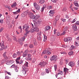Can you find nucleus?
Wrapping results in <instances>:
<instances>
[{
    "instance_id": "1",
    "label": "nucleus",
    "mask_w": 79,
    "mask_h": 79,
    "mask_svg": "<svg viewBox=\"0 0 79 79\" xmlns=\"http://www.w3.org/2000/svg\"><path fill=\"white\" fill-rule=\"evenodd\" d=\"M57 60H58V57L56 56H52L51 59V61H56Z\"/></svg>"
},
{
    "instance_id": "2",
    "label": "nucleus",
    "mask_w": 79,
    "mask_h": 79,
    "mask_svg": "<svg viewBox=\"0 0 79 79\" xmlns=\"http://www.w3.org/2000/svg\"><path fill=\"white\" fill-rule=\"evenodd\" d=\"M23 69L24 70H23V74L24 75H25L26 74V73L27 71L28 70H26L27 69V68H26V67H25V66H23Z\"/></svg>"
},
{
    "instance_id": "3",
    "label": "nucleus",
    "mask_w": 79,
    "mask_h": 79,
    "mask_svg": "<svg viewBox=\"0 0 79 79\" xmlns=\"http://www.w3.org/2000/svg\"><path fill=\"white\" fill-rule=\"evenodd\" d=\"M72 40V38L67 37L64 39V42H68V41H70V42Z\"/></svg>"
},
{
    "instance_id": "4",
    "label": "nucleus",
    "mask_w": 79,
    "mask_h": 79,
    "mask_svg": "<svg viewBox=\"0 0 79 79\" xmlns=\"http://www.w3.org/2000/svg\"><path fill=\"white\" fill-rule=\"evenodd\" d=\"M25 28V31H27L29 29V26L25 24L23 26V29H24Z\"/></svg>"
},
{
    "instance_id": "5",
    "label": "nucleus",
    "mask_w": 79,
    "mask_h": 79,
    "mask_svg": "<svg viewBox=\"0 0 79 79\" xmlns=\"http://www.w3.org/2000/svg\"><path fill=\"white\" fill-rule=\"evenodd\" d=\"M68 65L71 66V67H73V66H75V63L74 62L70 61Z\"/></svg>"
},
{
    "instance_id": "6",
    "label": "nucleus",
    "mask_w": 79,
    "mask_h": 79,
    "mask_svg": "<svg viewBox=\"0 0 79 79\" xmlns=\"http://www.w3.org/2000/svg\"><path fill=\"white\" fill-rule=\"evenodd\" d=\"M45 65H46V63L44 62H41L39 64V66L40 67H44V66H45Z\"/></svg>"
},
{
    "instance_id": "7",
    "label": "nucleus",
    "mask_w": 79,
    "mask_h": 79,
    "mask_svg": "<svg viewBox=\"0 0 79 79\" xmlns=\"http://www.w3.org/2000/svg\"><path fill=\"white\" fill-rule=\"evenodd\" d=\"M49 13V16H53L54 15V14H55V12L54 11L51 10H50Z\"/></svg>"
},
{
    "instance_id": "8",
    "label": "nucleus",
    "mask_w": 79,
    "mask_h": 79,
    "mask_svg": "<svg viewBox=\"0 0 79 79\" xmlns=\"http://www.w3.org/2000/svg\"><path fill=\"white\" fill-rule=\"evenodd\" d=\"M0 45L1 47L3 48V49H5L6 48H7V47H5V46L4 45V42H2L1 43H0Z\"/></svg>"
},
{
    "instance_id": "9",
    "label": "nucleus",
    "mask_w": 79,
    "mask_h": 79,
    "mask_svg": "<svg viewBox=\"0 0 79 79\" xmlns=\"http://www.w3.org/2000/svg\"><path fill=\"white\" fill-rule=\"evenodd\" d=\"M39 18V16L38 15H37L36 16H35L34 19H33V21L35 22L36 20H37V19Z\"/></svg>"
},
{
    "instance_id": "10",
    "label": "nucleus",
    "mask_w": 79,
    "mask_h": 79,
    "mask_svg": "<svg viewBox=\"0 0 79 79\" xmlns=\"http://www.w3.org/2000/svg\"><path fill=\"white\" fill-rule=\"evenodd\" d=\"M51 27L50 26H47L46 27L44 28L45 31H49Z\"/></svg>"
},
{
    "instance_id": "11",
    "label": "nucleus",
    "mask_w": 79,
    "mask_h": 79,
    "mask_svg": "<svg viewBox=\"0 0 79 79\" xmlns=\"http://www.w3.org/2000/svg\"><path fill=\"white\" fill-rule=\"evenodd\" d=\"M43 7H42L41 9V11L43 12L44 10V8H47V6L45 5H43Z\"/></svg>"
},
{
    "instance_id": "12",
    "label": "nucleus",
    "mask_w": 79,
    "mask_h": 79,
    "mask_svg": "<svg viewBox=\"0 0 79 79\" xmlns=\"http://www.w3.org/2000/svg\"><path fill=\"white\" fill-rule=\"evenodd\" d=\"M69 71V69H67V68H64V71L65 73V74H66V73H68Z\"/></svg>"
},
{
    "instance_id": "13",
    "label": "nucleus",
    "mask_w": 79,
    "mask_h": 79,
    "mask_svg": "<svg viewBox=\"0 0 79 79\" xmlns=\"http://www.w3.org/2000/svg\"><path fill=\"white\" fill-rule=\"evenodd\" d=\"M50 48H48L47 50V55H50L51 54V52H50Z\"/></svg>"
},
{
    "instance_id": "14",
    "label": "nucleus",
    "mask_w": 79,
    "mask_h": 79,
    "mask_svg": "<svg viewBox=\"0 0 79 79\" xmlns=\"http://www.w3.org/2000/svg\"><path fill=\"white\" fill-rule=\"evenodd\" d=\"M73 28L74 31L77 30V25H73L72 26Z\"/></svg>"
},
{
    "instance_id": "15",
    "label": "nucleus",
    "mask_w": 79,
    "mask_h": 79,
    "mask_svg": "<svg viewBox=\"0 0 79 79\" xmlns=\"http://www.w3.org/2000/svg\"><path fill=\"white\" fill-rule=\"evenodd\" d=\"M27 52V50H26L25 51L24 53L23 54V57H26L27 56V52Z\"/></svg>"
},
{
    "instance_id": "16",
    "label": "nucleus",
    "mask_w": 79,
    "mask_h": 79,
    "mask_svg": "<svg viewBox=\"0 0 79 79\" xmlns=\"http://www.w3.org/2000/svg\"><path fill=\"white\" fill-rule=\"evenodd\" d=\"M35 32H39V28L38 27H35L34 28V30Z\"/></svg>"
},
{
    "instance_id": "17",
    "label": "nucleus",
    "mask_w": 79,
    "mask_h": 79,
    "mask_svg": "<svg viewBox=\"0 0 79 79\" xmlns=\"http://www.w3.org/2000/svg\"><path fill=\"white\" fill-rule=\"evenodd\" d=\"M35 8L37 10H40V7L39 5H36L35 7Z\"/></svg>"
},
{
    "instance_id": "18",
    "label": "nucleus",
    "mask_w": 79,
    "mask_h": 79,
    "mask_svg": "<svg viewBox=\"0 0 79 79\" xmlns=\"http://www.w3.org/2000/svg\"><path fill=\"white\" fill-rule=\"evenodd\" d=\"M74 4L75 6H79V4H78V3H77V1H75L74 2Z\"/></svg>"
},
{
    "instance_id": "19",
    "label": "nucleus",
    "mask_w": 79,
    "mask_h": 79,
    "mask_svg": "<svg viewBox=\"0 0 79 79\" xmlns=\"http://www.w3.org/2000/svg\"><path fill=\"white\" fill-rule=\"evenodd\" d=\"M17 6V4L16 2H15L13 5H11L12 8H13V7H15Z\"/></svg>"
},
{
    "instance_id": "20",
    "label": "nucleus",
    "mask_w": 79,
    "mask_h": 79,
    "mask_svg": "<svg viewBox=\"0 0 79 79\" xmlns=\"http://www.w3.org/2000/svg\"><path fill=\"white\" fill-rule=\"evenodd\" d=\"M25 59L27 60H29V61H31V60L32 59H31V57L28 56V57H26L25 58Z\"/></svg>"
},
{
    "instance_id": "21",
    "label": "nucleus",
    "mask_w": 79,
    "mask_h": 79,
    "mask_svg": "<svg viewBox=\"0 0 79 79\" xmlns=\"http://www.w3.org/2000/svg\"><path fill=\"white\" fill-rule=\"evenodd\" d=\"M6 64H7L8 65H10V64H11V61H7Z\"/></svg>"
},
{
    "instance_id": "22",
    "label": "nucleus",
    "mask_w": 79,
    "mask_h": 79,
    "mask_svg": "<svg viewBox=\"0 0 79 79\" xmlns=\"http://www.w3.org/2000/svg\"><path fill=\"white\" fill-rule=\"evenodd\" d=\"M45 2V0H40L39 3H41V4H43Z\"/></svg>"
},
{
    "instance_id": "23",
    "label": "nucleus",
    "mask_w": 79,
    "mask_h": 79,
    "mask_svg": "<svg viewBox=\"0 0 79 79\" xmlns=\"http://www.w3.org/2000/svg\"><path fill=\"white\" fill-rule=\"evenodd\" d=\"M35 16H34V15L32 14L31 15H30V18H31V19H34V17H35Z\"/></svg>"
},
{
    "instance_id": "24",
    "label": "nucleus",
    "mask_w": 79,
    "mask_h": 79,
    "mask_svg": "<svg viewBox=\"0 0 79 79\" xmlns=\"http://www.w3.org/2000/svg\"><path fill=\"white\" fill-rule=\"evenodd\" d=\"M74 48H75V47H74V46L72 45L70 48L69 50H73V49H74Z\"/></svg>"
},
{
    "instance_id": "25",
    "label": "nucleus",
    "mask_w": 79,
    "mask_h": 79,
    "mask_svg": "<svg viewBox=\"0 0 79 79\" xmlns=\"http://www.w3.org/2000/svg\"><path fill=\"white\" fill-rule=\"evenodd\" d=\"M47 40V36L45 35H44V39L43 40V42H46Z\"/></svg>"
},
{
    "instance_id": "26",
    "label": "nucleus",
    "mask_w": 79,
    "mask_h": 79,
    "mask_svg": "<svg viewBox=\"0 0 79 79\" xmlns=\"http://www.w3.org/2000/svg\"><path fill=\"white\" fill-rule=\"evenodd\" d=\"M59 19H60V15H58L56 17V20L58 21V20H59Z\"/></svg>"
},
{
    "instance_id": "27",
    "label": "nucleus",
    "mask_w": 79,
    "mask_h": 79,
    "mask_svg": "<svg viewBox=\"0 0 79 79\" xmlns=\"http://www.w3.org/2000/svg\"><path fill=\"white\" fill-rule=\"evenodd\" d=\"M58 74H61V75H62V74H63V72L62 71H60L58 73Z\"/></svg>"
},
{
    "instance_id": "28",
    "label": "nucleus",
    "mask_w": 79,
    "mask_h": 79,
    "mask_svg": "<svg viewBox=\"0 0 79 79\" xmlns=\"http://www.w3.org/2000/svg\"><path fill=\"white\" fill-rule=\"evenodd\" d=\"M27 13H28L27 12V11L25 12L24 14H22V17H24L25 16H23V15H27Z\"/></svg>"
},
{
    "instance_id": "29",
    "label": "nucleus",
    "mask_w": 79,
    "mask_h": 79,
    "mask_svg": "<svg viewBox=\"0 0 79 79\" xmlns=\"http://www.w3.org/2000/svg\"><path fill=\"white\" fill-rule=\"evenodd\" d=\"M6 52H5L3 54V56L5 58H7V57L6 56Z\"/></svg>"
},
{
    "instance_id": "30",
    "label": "nucleus",
    "mask_w": 79,
    "mask_h": 79,
    "mask_svg": "<svg viewBox=\"0 0 79 79\" xmlns=\"http://www.w3.org/2000/svg\"><path fill=\"white\" fill-rule=\"evenodd\" d=\"M25 39H26V38H25V37H23L21 38V40L22 41H24Z\"/></svg>"
},
{
    "instance_id": "31",
    "label": "nucleus",
    "mask_w": 79,
    "mask_h": 79,
    "mask_svg": "<svg viewBox=\"0 0 79 79\" xmlns=\"http://www.w3.org/2000/svg\"><path fill=\"white\" fill-rule=\"evenodd\" d=\"M56 23H57V20H55L54 22V26H55L56 24Z\"/></svg>"
},
{
    "instance_id": "32",
    "label": "nucleus",
    "mask_w": 79,
    "mask_h": 79,
    "mask_svg": "<svg viewBox=\"0 0 79 79\" xmlns=\"http://www.w3.org/2000/svg\"><path fill=\"white\" fill-rule=\"evenodd\" d=\"M15 72H18V66H16L15 69Z\"/></svg>"
},
{
    "instance_id": "33",
    "label": "nucleus",
    "mask_w": 79,
    "mask_h": 79,
    "mask_svg": "<svg viewBox=\"0 0 79 79\" xmlns=\"http://www.w3.org/2000/svg\"><path fill=\"white\" fill-rule=\"evenodd\" d=\"M73 52H70L69 53V55H73Z\"/></svg>"
},
{
    "instance_id": "34",
    "label": "nucleus",
    "mask_w": 79,
    "mask_h": 79,
    "mask_svg": "<svg viewBox=\"0 0 79 79\" xmlns=\"http://www.w3.org/2000/svg\"><path fill=\"white\" fill-rule=\"evenodd\" d=\"M24 65L27 67H28V63L27 62H26L24 64Z\"/></svg>"
},
{
    "instance_id": "35",
    "label": "nucleus",
    "mask_w": 79,
    "mask_h": 79,
    "mask_svg": "<svg viewBox=\"0 0 79 79\" xmlns=\"http://www.w3.org/2000/svg\"><path fill=\"white\" fill-rule=\"evenodd\" d=\"M16 66H17L16 65H15V64H14L11 66V67L12 68H15Z\"/></svg>"
},
{
    "instance_id": "36",
    "label": "nucleus",
    "mask_w": 79,
    "mask_h": 79,
    "mask_svg": "<svg viewBox=\"0 0 79 79\" xmlns=\"http://www.w3.org/2000/svg\"><path fill=\"white\" fill-rule=\"evenodd\" d=\"M0 23L1 24H3V19H1L0 20Z\"/></svg>"
},
{
    "instance_id": "37",
    "label": "nucleus",
    "mask_w": 79,
    "mask_h": 79,
    "mask_svg": "<svg viewBox=\"0 0 79 79\" xmlns=\"http://www.w3.org/2000/svg\"><path fill=\"white\" fill-rule=\"evenodd\" d=\"M37 34L39 35V36H40V35H42V32L40 31L37 33Z\"/></svg>"
},
{
    "instance_id": "38",
    "label": "nucleus",
    "mask_w": 79,
    "mask_h": 79,
    "mask_svg": "<svg viewBox=\"0 0 79 79\" xmlns=\"http://www.w3.org/2000/svg\"><path fill=\"white\" fill-rule=\"evenodd\" d=\"M45 74H46V73L45 72H43L41 73V74L42 76H44Z\"/></svg>"
},
{
    "instance_id": "39",
    "label": "nucleus",
    "mask_w": 79,
    "mask_h": 79,
    "mask_svg": "<svg viewBox=\"0 0 79 79\" xmlns=\"http://www.w3.org/2000/svg\"><path fill=\"white\" fill-rule=\"evenodd\" d=\"M76 20H77V19H73L72 22H71L72 23H74V22H76Z\"/></svg>"
},
{
    "instance_id": "40",
    "label": "nucleus",
    "mask_w": 79,
    "mask_h": 79,
    "mask_svg": "<svg viewBox=\"0 0 79 79\" xmlns=\"http://www.w3.org/2000/svg\"><path fill=\"white\" fill-rule=\"evenodd\" d=\"M54 68H55V71H56V69H57V65H55L54 66Z\"/></svg>"
},
{
    "instance_id": "41",
    "label": "nucleus",
    "mask_w": 79,
    "mask_h": 79,
    "mask_svg": "<svg viewBox=\"0 0 79 79\" xmlns=\"http://www.w3.org/2000/svg\"><path fill=\"white\" fill-rule=\"evenodd\" d=\"M17 56V55H16V53L14 54L13 56V58H16Z\"/></svg>"
},
{
    "instance_id": "42",
    "label": "nucleus",
    "mask_w": 79,
    "mask_h": 79,
    "mask_svg": "<svg viewBox=\"0 0 79 79\" xmlns=\"http://www.w3.org/2000/svg\"><path fill=\"white\" fill-rule=\"evenodd\" d=\"M48 8L49 10H50L52 9V6H49L48 7Z\"/></svg>"
},
{
    "instance_id": "43",
    "label": "nucleus",
    "mask_w": 79,
    "mask_h": 79,
    "mask_svg": "<svg viewBox=\"0 0 79 79\" xmlns=\"http://www.w3.org/2000/svg\"><path fill=\"white\" fill-rule=\"evenodd\" d=\"M29 47H30V48H33L34 47V46L32 44H30L29 46Z\"/></svg>"
},
{
    "instance_id": "44",
    "label": "nucleus",
    "mask_w": 79,
    "mask_h": 79,
    "mask_svg": "<svg viewBox=\"0 0 79 79\" xmlns=\"http://www.w3.org/2000/svg\"><path fill=\"white\" fill-rule=\"evenodd\" d=\"M52 2H53V3H56V1H58V0H51Z\"/></svg>"
},
{
    "instance_id": "45",
    "label": "nucleus",
    "mask_w": 79,
    "mask_h": 79,
    "mask_svg": "<svg viewBox=\"0 0 79 79\" xmlns=\"http://www.w3.org/2000/svg\"><path fill=\"white\" fill-rule=\"evenodd\" d=\"M61 21H63V22H66V19H61Z\"/></svg>"
},
{
    "instance_id": "46",
    "label": "nucleus",
    "mask_w": 79,
    "mask_h": 79,
    "mask_svg": "<svg viewBox=\"0 0 79 79\" xmlns=\"http://www.w3.org/2000/svg\"><path fill=\"white\" fill-rule=\"evenodd\" d=\"M66 34V32L64 31L63 32V33L61 34V35H64Z\"/></svg>"
},
{
    "instance_id": "47",
    "label": "nucleus",
    "mask_w": 79,
    "mask_h": 79,
    "mask_svg": "<svg viewBox=\"0 0 79 79\" xmlns=\"http://www.w3.org/2000/svg\"><path fill=\"white\" fill-rule=\"evenodd\" d=\"M3 29H4V28H1L0 29V32H2V31L3 30Z\"/></svg>"
},
{
    "instance_id": "48",
    "label": "nucleus",
    "mask_w": 79,
    "mask_h": 79,
    "mask_svg": "<svg viewBox=\"0 0 79 79\" xmlns=\"http://www.w3.org/2000/svg\"><path fill=\"white\" fill-rule=\"evenodd\" d=\"M66 10H67V9H66V7L64 8L62 10V11H66Z\"/></svg>"
},
{
    "instance_id": "49",
    "label": "nucleus",
    "mask_w": 79,
    "mask_h": 79,
    "mask_svg": "<svg viewBox=\"0 0 79 79\" xmlns=\"http://www.w3.org/2000/svg\"><path fill=\"white\" fill-rule=\"evenodd\" d=\"M45 70H46V73H49V71L48 69H46Z\"/></svg>"
},
{
    "instance_id": "50",
    "label": "nucleus",
    "mask_w": 79,
    "mask_h": 79,
    "mask_svg": "<svg viewBox=\"0 0 79 79\" xmlns=\"http://www.w3.org/2000/svg\"><path fill=\"white\" fill-rule=\"evenodd\" d=\"M67 29H68V27H66L64 28V31H67Z\"/></svg>"
},
{
    "instance_id": "51",
    "label": "nucleus",
    "mask_w": 79,
    "mask_h": 79,
    "mask_svg": "<svg viewBox=\"0 0 79 79\" xmlns=\"http://www.w3.org/2000/svg\"><path fill=\"white\" fill-rule=\"evenodd\" d=\"M17 55H21V52H18L17 53Z\"/></svg>"
},
{
    "instance_id": "52",
    "label": "nucleus",
    "mask_w": 79,
    "mask_h": 79,
    "mask_svg": "<svg viewBox=\"0 0 79 79\" xmlns=\"http://www.w3.org/2000/svg\"><path fill=\"white\" fill-rule=\"evenodd\" d=\"M43 54H46V53L47 54V50H45L42 53Z\"/></svg>"
},
{
    "instance_id": "53",
    "label": "nucleus",
    "mask_w": 79,
    "mask_h": 79,
    "mask_svg": "<svg viewBox=\"0 0 79 79\" xmlns=\"http://www.w3.org/2000/svg\"><path fill=\"white\" fill-rule=\"evenodd\" d=\"M61 54H66V52H60Z\"/></svg>"
},
{
    "instance_id": "54",
    "label": "nucleus",
    "mask_w": 79,
    "mask_h": 79,
    "mask_svg": "<svg viewBox=\"0 0 79 79\" xmlns=\"http://www.w3.org/2000/svg\"><path fill=\"white\" fill-rule=\"evenodd\" d=\"M37 39L38 40H40L41 39V37L40 36H37Z\"/></svg>"
},
{
    "instance_id": "55",
    "label": "nucleus",
    "mask_w": 79,
    "mask_h": 79,
    "mask_svg": "<svg viewBox=\"0 0 79 79\" xmlns=\"http://www.w3.org/2000/svg\"><path fill=\"white\" fill-rule=\"evenodd\" d=\"M6 73H7V74H9V75H10V76H11V73H10V72H8L7 71H6Z\"/></svg>"
},
{
    "instance_id": "56",
    "label": "nucleus",
    "mask_w": 79,
    "mask_h": 79,
    "mask_svg": "<svg viewBox=\"0 0 79 79\" xmlns=\"http://www.w3.org/2000/svg\"><path fill=\"white\" fill-rule=\"evenodd\" d=\"M76 24L77 25H79V21H77L76 23Z\"/></svg>"
},
{
    "instance_id": "57",
    "label": "nucleus",
    "mask_w": 79,
    "mask_h": 79,
    "mask_svg": "<svg viewBox=\"0 0 79 79\" xmlns=\"http://www.w3.org/2000/svg\"><path fill=\"white\" fill-rule=\"evenodd\" d=\"M41 23V20H40V19L38 20V22H37V23Z\"/></svg>"
},
{
    "instance_id": "58",
    "label": "nucleus",
    "mask_w": 79,
    "mask_h": 79,
    "mask_svg": "<svg viewBox=\"0 0 79 79\" xmlns=\"http://www.w3.org/2000/svg\"><path fill=\"white\" fill-rule=\"evenodd\" d=\"M16 12L18 13H19L20 12V9H19L17 10Z\"/></svg>"
},
{
    "instance_id": "59",
    "label": "nucleus",
    "mask_w": 79,
    "mask_h": 79,
    "mask_svg": "<svg viewBox=\"0 0 79 79\" xmlns=\"http://www.w3.org/2000/svg\"><path fill=\"white\" fill-rule=\"evenodd\" d=\"M73 9L74 10H77L78 9V8L77 7H73Z\"/></svg>"
},
{
    "instance_id": "60",
    "label": "nucleus",
    "mask_w": 79,
    "mask_h": 79,
    "mask_svg": "<svg viewBox=\"0 0 79 79\" xmlns=\"http://www.w3.org/2000/svg\"><path fill=\"white\" fill-rule=\"evenodd\" d=\"M62 46V47H63V48H67V46H65L64 45H63Z\"/></svg>"
},
{
    "instance_id": "61",
    "label": "nucleus",
    "mask_w": 79,
    "mask_h": 79,
    "mask_svg": "<svg viewBox=\"0 0 79 79\" xmlns=\"http://www.w3.org/2000/svg\"><path fill=\"white\" fill-rule=\"evenodd\" d=\"M23 63V60H20L19 64H21Z\"/></svg>"
},
{
    "instance_id": "62",
    "label": "nucleus",
    "mask_w": 79,
    "mask_h": 79,
    "mask_svg": "<svg viewBox=\"0 0 79 79\" xmlns=\"http://www.w3.org/2000/svg\"><path fill=\"white\" fill-rule=\"evenodd\" d=\"M65 62H66V64H68V62H69V61L68 60H66Z\"/></svg>"
},
{
    "instance_id": "63",
    "label": "nucleus",
    "mask_w": 79,
    "mask_h": 79,
    "mask_svg": "<svg viewBox=\"0 0 79 79\" xmlns=\"http://www.w3.org/2000/svg\"><path fill=\"white\" fill-rule=\"evenodd\" d=\"M13 13L14 14H15V15H16L17 14H18V12H17L16 11V12H13Z\"/></svg>"
},
{
    "instance_id": "64",
    "label": "nucleus",
    "mask_w": 79,
    "mask_h": 79,
    "mask_svg": "<svg viewBox=\"0 0 79 79\" xmlns=\"http://www.w3.org/2000/svg\"><path fill=\"white\" fill-rule=\"evenodd\" d=\"M19 29H20L21 31H22V28H21V26H19Z\"/></svg>"
}]
</instances>
